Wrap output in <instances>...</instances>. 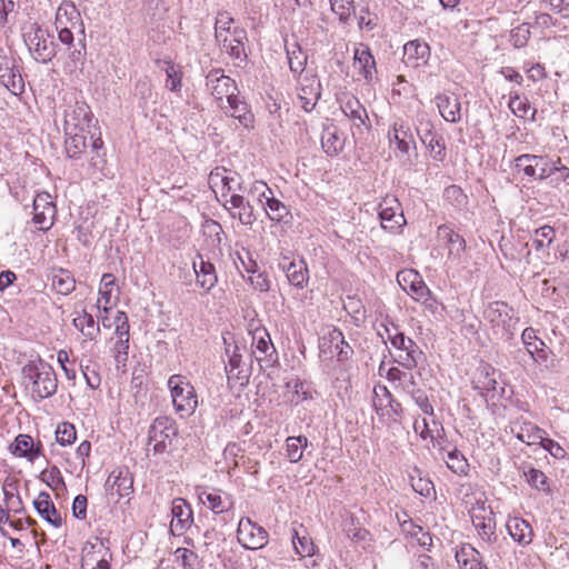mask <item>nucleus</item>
Here are the masks:
<instances>
[{
    "instance_id": "53",
    "label": "nucleus",
    "mask_w": 569,
    "mask_h": 569,
    "mask_svg": "<svg viewBox=\"0 0 569 569\" xmlns=\"http://www.w3.org/2000/svg\"><path fill=\"white\" fill-rule=\"evenodd\" d=\"M530 38V24L525 22L510 32V42L515 48H523Z\"/></svg>"
},
{
    "instance_id": "54",
    "label": "nucleus",
    "mask_w": 569,
    "mask_h": 569,
    "mask_svg": "<svg viewBox=\"0 0 569 569\" xmlns=\"http://www.w3.org/2000/svg\"><path fill=\"white\" fill-rule=\"evenodd\" d=\"M77 438L76 428L69 422H62L56 430V439L61 446L71 445Z\"/></svg>"
},
{
    "instance_id": "6",
    "label": "nucleus",
    "mask_w": 569,
    "mask_h": 569,
    "mask_svg": "<svg viewBox=\"0 0 569 569\" xmlns=\"http://www.w3.org/2000/svg\"><path fill=\"white\" fill-rule=\"evenodd\" d=\"M24 42L37 62L48 63L56 56V43L49 32L37 24L23 33Z\"/></svg>"
},
{
    "instance_id": "10",
    "label": "nucleus",
    "mask_w": 569,
    "mask_h": 569,
    "mask_svg": "<svg viewBox=\"0 0 569 569\" xmlns=\"http://www.w3.org/2000/svg\"><path fill=\"white\" fill-rule=\"evenodd\" d=\"M320 357L336 356L338 361L345 362L353 355L352 347L346 341L345 336L338 328H332L326 333L319 345Z\"/></svg>"
},
{
    "instance_id": "62",
    "label": "nucleus",
    "mask_w": 569,
    "mask_h": 569,
    "mask_svg": "<svg viewBox=\"0 0 569 569\" xmlns=\"http://www.w3.org/2000/svg\"><path fill=\"white\" fill-rule=\"evenodd\" d=\"M403 412L402 406L391 395L390 398L385 399L383 417L387 416L393 422H398Z\"/></svg>"
},
{
    "instance_id": "51",
    "label": "nucleus",
    "mask_w": 569,
    "mask_h": 569,
    "mask_svg": "<svg viewBox=\"0 0 569 569\" xmlns=\"http://www.w3.org/2000/svg\"><path fill=\"white\" fill-rule=\"evenodd\" d=\"M292 543L296 552L301 557H310L315 552V545L307 536H299V532L293 529Z\"/></svg>"
},
{
    "instance_id": "18",
    "label": "nucleus",
    "mask_w": 569,
    "mask_h": 569,
    "mask_svg": "<svg viewBox=\"0 0 569 569\" xmlns=\"http://www.w3.org/2000/svg\"><path fill=\"white\" fill-rule=\"evenodd\" d=\"M106 487L111 496L118 497L117 501H119L132 493L133 477L127 468H118L109 475Z\"/></svg>"
},
{
    "instance_id": "4",
    "label": "nucleus",
    "mask_w": 569,
    "mask_h": 569,
    "mask_svg": "<svg viewBox=\"0 0 569 569\" xmlns=\"http://www.w3.org/2000/svg\"><path fill=\"white\" fill-rule=\"evenodd\" d=\"M485 319L491 325L493 333L509 339L513 336L518 318L513 309L503 301L490 302L483 311Z\"/></svg>"
},
{
    "instance_id": "44",
    "label": "nucleus",
    "mask_w": 569,
    "mask_h": 569,
    "mask_svg": "<svg viewBox=\"0 0 569 569\" xmlns=\"http://www.w3.org/2000/svg\"><path fill=\"white\" fill-rule=\"evenodd\" d=\"M512 113L522 119L535 118L536 109H533L526 97H520L518 93L510 94L508 103Z\"/></svg>"
},
{
    "instance_id": "19",
    "label": "nucleus",
    "mask_w": 569,
    "mask_h": 569,
    "mask_svg": "<svg viewBox=\"0 0 569 569\" xmlns=\"http://www.w3.org/2000/svg\"><path fill=\"white\" fill-rule=\"evenodd\" d=\"M340 108L345 116L358 128L361 126L370 127L368 112L357 97L349 93L343 94L340 100Z\"/></svg>"
},
{
    "instance_id": "59",
    "label": "nucleus",
    "mask_w": 569,
    "mask_h": 569,
    "mask_svg": "<svg viewBox=\"0 0 569 569\" xmlns=\"http://www.w3.org/2000/svg\"><path fill=\"white\" fill-rule=\"evenodd\" d=\"M395 333L389 335V341L393 348L398 351H405L417 346V343L406 337L402 332L398 331V328L393 326Z\"/></svg>"
},
{
    "instance_id": "58",
    "label": "nucleus",
    "mask_w": 569,
    "mask_h": 569,
    "mask_svg": "<svg viewBox=\"0 0 569 569\" xmlns=\"http://www.w3.org/2000/svg\"><path fill=\"white\" fill-rule=\"evenodd\" d=\"M423 144L430 150V154L433 160L443 161L446 159V143L442 136L437 133L435 139H432V142Z\"/></svg>"
},
{
    "instance_id": "49",
    "label": "nucleus",
    "mask_w": 569,
    "mask_h": 569,
    "mask_svg": "<svg viewBox=\"0 0 569 569\" xmlns=\"http://www.w3.org/2000/svg\"><path fill=\"white\" fill-rule=\"evenodd\" d=\"M421 356V350L419 349L418 346H416L408 350L399 351L398 356L395 358V361L399 363L401 367L411 370L417 367Z\"/></svg>"
},
{
    "instance_id": "52",
    "label": "nucleus",
    "mask_w": 569,
    "mask_h": 569,
    "mask_svg": "<svg viewBox=\"0 0 569 569\" xmlns=\"http://www.w3.org/2000/svg\"><path fill=\"white\" fill-rule=\"evenodd\" d=\"M331 10L339 16V20L346 23L355 12L353 0H329Z\"/></svg>"
},
{
    "instance_id": "38",
    "label": "nucleus",
    "mask_w": 569,
    "mask_h": 569,
    "mask_svg": "<svg viewBox=\"0 0 569 569\" xmlns=\"http://www.w3.org/2000/svg\"><path fill=\"white\" fill-rule=\"evenodd\" d=\"M286 52L290 71L295 76H300L306 69L307 54L302 51L301 47L297 42L287 44Z\"/></svg>"
},
{
    "instance_id": "26",
    "label": "nucleus",
    "mask_w": 569,
    "mask_h": 569,
    "mask_svg": "<svg viewBox=\"0 0 569 569\" xmlns=\"http://www.w3.org/2000/svg\"><path fill=\"white\" fill-rule=\"evenodd\" d=\"M279 268L286 273L288 281L297 287L303 288L308 282V268L303 260H289L284 258L279 262Z\"/></svg>"
},
{
    "instance_id": "20",
    "label": "nucleus",
    "mask_w": 569,
    "mask_h": 569,
    "mask_svg": "<svg viewBox=\"0 0 569 569\" xmlns=\"http://www.w3.org/2000/svg\"><path fill=\"white\" fill-rule=\"evenodd\" d=\"M521 340L528 352V357L536 363H546L549 358V349L546 343L538 339L533 328H526L522 331Z\"/></svg>"
},
{
    "instance_id": "46",
    "label": "nucleus",
    "mask_w": 569,
    "mask_h": 569,
    "mask_svg": "<svg viewBox=\"0 0 569 569\" xmlns=\"http://www.w3.org/2000/svg\"><path fill=\"white\" fill-rule=\"evenodd\" d=\"M238 190L257 198V200L261 204L267 200V197H270V194H272V191L268 187V184L260 180H256L251 182L249 186L244 183H238Z\"/></svg>"
},
{
    "instance_id": "27",
    "label": "nucleus",
    "mask_w": 569,
    "mask_h": 569,
    "mask_svg": "<svg viewBox=\"0 0 569 569\" xmlns=\"http://www.w3.org/2000/svg\"><path fill=\"white\" fill-rule=\"evenodd\" d=\"M198 260L193 261V270L197 277L196 283L208 292L218 282L216 268L210 261H206L201 254H198Z\"/></svg>"
},
{
    "instance_id": "17",
    "label": "nucleus",
    "mask_w": 569,
    "mask_h": 569,
    "mask_svg": "<svg viewBox=\"0 0 569 569\" xmlns=\"http://www.w3.org/2000/svg\"><path fill=\"white\" fill-rule=\"evenodd\" d=\"M92 120L90 107L86 102L77 101L64 112V131L84 132Z\"/></svg>"
},
{
    "instance_id": "61",
    "label": "nucleus",
    "mask_w": 569,
    "mask_h": 569,
    "mask_svg": "<svg viewBox=\"0 0 569 569\" xmlns=\"http://www.w3.org/2000/svg\"><path fill=\"white\" fill-rule=\"evenodd\" d=\"M232 27H238L233 18L228 12H219L214 23V37L218 38V36L231 31Z\"/></svg>"
},
{
    "instance_id": "24",
    "label": "nucleus",
    "mask_w": 569,
    "mask_h": 569,
    "mask_svg": "<svg viewBox=\"0 0 569 569\" xmlns=\"http://www.w3.org/2000/svg\"><path fill=\"white\" fill-rule=\"evenodd\" d=\"M0 83L14 96H19L24 91L22 76L13 62L9 60L0 63Z\"/></svg>"
},
{
    "instance_id": "16",
    "label": "nucleus",
    "mask_w": 569,
    "mask_h": 569,
    "mask_svg": "<svg viewBox=\"0 0 569 569\" xmlns=\"http://www.w3.org/2000/svg\"><path fill=\"white\" fill-rule=\"evenodd\" d=\"M252 355L260 367H262L263 363L269 367L276 362L277 351L269 333L264 329H257L252 333Z\"/></svg>"
},
{
    "instance_id": "47",
    "label": "nucleus",
    "mask_w": 569,
    "mask_h": 569,
    "mask_svg": "<svg viewBox=\"0 0 569 569\" xmlns=\"http://www.w3.org/2000/svg\"><path fill=\"white\" fill-rule=\"evenodd\" d=\"M545 435L546 432L541 428L535 426L531 422H523V425L520 427V431L518 432L517 438L528 445H540Z\"/></svg>"
},
{
    "instance_id": "37",
    "label": "nucleus",
    "mask_w": 569,
    "mask_h": 569,
    "mask_svg": "<svg viewBox=\"0 0 569 569\" xmlns=\"http://www.w3.org/2000/svg\"><path fill=\"white\" fill-rule=\"evenodd\" d=\"M389 140L391 143L396 142L397 149L402 153H408L413 143L410 129L403 122L395 123L392 131L389 132Z\"/></svg>"
},
{
    "instance_id": "25",
    "label": "nucleus",
    "mask_w": 569,
    "mask_h": 569,
    "mask_svg": "<svg viewBox=\"0 0 569 569\" xmlns=\"http://www.w3.org/2000/svg\"><path fill=\"white\" fill-rule=\"evenodd\" d=\"M497 373V370L489 365L480 366L472 381L473 389L479 390L485 396L490 395L493 398L498 387Z\"/></svg>"
},
{
    "instance_id": "21",
    "label": "nucleus",
    "mask_w": 569,
    "mask_h": 569,
    "mask_svg": "<svg viewBox=\"0 0 569 569\" xmlns=\"http://www.w3.org/2000/svg\"><path fill=\"white\" fill-rule=\"evenodd\" d=\"M430 58V48L427 42L419 39L408 41L403 46V61L407 66L418 68L427 64Z\"/></svg>"
},
{
    "instance_id": "60",
    "label": "nucleus",
    "mask_w": 569,
    "mask_h": 569,
    "mask_svg": "<svg viewBox=\"0 0 569 569\" xmlns=\"http://www.w3.org/2000/svg\"><path fill=\"white\" fill-rule=\"evenodd\" d=\"M416 131L422 143L432 142V139H435V136L437 134L433 131L432 123L425 117L418 119Z\"/></svg>"
},
{
    "instance_id": "23",
    "label": "nucleus",
    "mask_w": 569,
    "mask_h": 569,
    "mask_svg": "<svg viewBox=\"0 0 569 569\" xmlns=\"http://www.w3.org/2000/svg\"><path fill=\"white\" fill-rule=\"evenodd\" d=\"M298 98L305 111L313 110L320 98V81L315 76H306L300 82Z\"/></svg>"
},
{
    "instance_id": "1",
    "label": "nucleus",
    "mask_w": 569,
    "mask_h": 569,
    "mask_svg": "<svg viewBox=\"0 0 569 569\" xmlns=\"http://www.w3.org/2000/svg\"><path fill=\"white\" fill-rule=\"evenodd\" d=\"M206 86L226 114L238 119L244 127L251 124L252 113L249 106L239 98L234 80L226 76L223 70H211L206 77Z\"/></svg>"
},
{
    "instance_id": "5",
    "label": "nucleus",
    "mask_w": 569,
    "mask_h": 569,
    "mask_svg": "<svg viewBox=\"0 0 569 569\" xmlns=\"http://www.w3.org/2000/svg\"><path fill=\"white\" fill-rule=\"evenodd\" d=\"M172 402L177 413L181 418L190 417L198 407L194 388L180 375H173L168 380Z\"/></svg>"
},
{
    "instance_id": "43",
    "label": "nucleus",
    "mask_w": 569,
    "mask_h": 569,
    "mask_svg": "<svg viewBox=\"0 0 569 569\" xmlns=\"http://www.w3.org/2000/svg\"><path fill=\"white\" fill-rule=\"evenodd\" d=\"M268 218L271 221L281 222L290 214L289 209L284 203L273 197H267V200L262 203Z\"/></svg>"
},
{
    "instance_id": "48",
    "label": "nucleus",
    "mask_w": 569,
    "mask_h": 569,
    "mask_svg": "<svg viewBox=\"0 0 569 569\" xmlns=\"http://www.w3.org/2000/svg\"><path fill=\"white\" fill-rule=\"evenodd\" d=\"M555 229L548 224L535 230L532 244L537 251L548 248L555 238Z\"/></svg>"
},
{
    "instance_id": "12",
    "label": "nucleus",
    "mask_w": 569,
    "mask_h": 569,
    "mask_svg": "<svg viewBox=\"0 0 569 569\" xmlns=\"http://www.w3.org/2000/svg\"><path fill=\"white\" fill-rule=\"evenodd\" d=\"M57 214L52 197L48 192H40L33 199V223L39 230L48 231Z\"/></svg>"
},
{
    "instance_id": "33",
    "label": "nucleus",
    "mask_w": 569,
    "mask_h": 569,
    "mask_svg": "<svg viewBox=\"0 0 569 569\" xmlns=\"http://www.w3.org/2000/svg\"><path fill=\"white\" fill-rule=\"evenodd\" d=\"M198 496L199 500L214 513L226 512L232 506L231 500L217 489L201 490Z\"/></svg>"
},
{
    "instance_id": "56",
    "label": "nucleus",
    "mask_w": 569,
    "mask_h": 569,
    "mask_svg": "<svg viewBox=\"0 0 569 569\" xmlns=\"http://www.w3.org/2000/svg\"><path fill=\"white\" fill-rule=\"evenodd\" d=\"M390 396H391V392L388 390V388L386 386H383V385L375 386L372 405H373L376 413L380 418L383 417L385 399L390 398Z\"/></svg>"
},
{
    "instance_id": "3",
    "label": "nucleus",
    "mask_w": 569,
    "mask_h": 569,
    "mask_svg": "<svg viewBox=\"0 0 569 569\" xmlns=\"http://www.w3.org/2000/svg\"><path fill=\"white\" fill-rule=\"evenodd\" d=\"M22 383L31 391L34 400H43L57 392L58 380L54 370L41 358L30 360L22 369Z\"/></svg>"
},
{
    "instance_id": "55",
    "label": "nucleus",
    "mask_w": 569,
    "mask_h": 569,
    "mask_svg": "<svg viewBox=\"0 0 569 569\" xmlns=\"http://www.w3.org/2000/svg\"><path fill=\"white\" fill-rule=\"evenodd\" d=\"M443 198L457 208L467 203V196L463 190L456 184L449 186L445 189Z\"/></svg>"
},
{
    "instance_id": "39",
    "label": "nucleus",
    "mask_w": 569,
    "mask_h": 569,
    "mask_svg": "<svg viewBox=\"0 0 569 569\" xmlns=\"http://www.w3.org/2000/svg\"><path fill=\"white\" fill-rule=\"evenodd\" d=\"M447 467L458 476H467L469 471V462L467 458L457 448L448 450L446 455H442Z\"/></svg>"
},
{
    "instance_id": "57",
    "label": "nucleus",
    "mask_w": 569,
    "mask_h": 569,
    "mask_svg": "<svg viewBox=\"0 0 569 569\" xmlns=\"http://www.w3.org/2000/svg\"><path fill=\"white\" fill-rule=\"evenodd\" d=\"M410 479H411L412 489L420 496L427 498V497H430L431 493L435 492V486H433L432 481L427 478L421 477L420 473L417 477L411 476Z\"/></svg>"
},
{
    "instance_id": "28",
    "label": "nucleus",
    "mask_w": 569,
    "mask_h": 569,
    "mask_svg": "<svg viewBox=\"0 0 569 569\" xmlns=\"http://www.w3.org/2000/svg\"><path fill=\"white\" fill-rule=\"evenodd\" d=\"M33 506L39 516L51 526L54 528H60L62 526L61 516L59 515L48 492L41 491L34 499Z\"/></svg>"
},
{
    "instance_id": "9",
    "label": "nucleus",
    "mask_w": 569,
    "mask_h": 569,
    "mask_svg": "<svg viewBox=\"0 0 569 569\" xmlns=\"http://www.w3.org/2000/svg\"><path fill=\"white\" fill-rule=\"evenodd\" d=\"M178 435L176 422L168 417H158L149 427L148 443H153V452L162 453Z\"/></svg>"
},
{
    "instance_id": "11",
    "label": "nucleus",
    "mask_w": 569,
    "mask_h": 569,
    "mask_svg": "<svg viewBox=\"0 0 569 569\" xmlns=\"http://www.w3.org/2000/svg\"><path fill=\"white\" fill-rule=\"evenodd\" d=\"M267 530L253 522L249 518H242L237 529V539L239 543L249 550L263 548L268 543Z\"/></svg>"
},
{
    "instance_id": "14",
    "label": "nucleus",
    "mask_w": 569,
    "mask_h": 569,
    "mask_svg": "<svg viewBox=\"0 0 569 569\" xmlns=\"http://www.w3.org/2000/svg\"><path fill=\"white\" fill-rule=\"evenodd\" d=\"M470 517L483 541L491 542L496 540V521L490 508L486 507L485 503H477L471 508Z\"/></svg>"
},
{
    "instance_id": "30",
    "label": "nucleus",
    "mask_w": 569,
    "mask_h": 569,
    "mask_svg": "<svg viewBox=\"0 0 569 569\" xmlns=\"http://www.w3.org/2000/svg\"><path fill=\"white\" fill-rule=\"evenodd\" d=\"M438 238L446 241L448 246V257L450 259H460L466 250V240L449 226L441 224L437 230Z\"/></svg>"
},
{
    "instance_id": "31",
    "label": "nucleus",
    "mask_w": 569,
    "mask_h": 569,
    "mask_svg": "<svg viewBox=\"0 0 569 569\" xmlns=\"http://www.w3.org/2000/svg\"><path fill=\"white\" fill-rule=\"evenodd\" d=\"M437 107L441 117L448 122H458L461 119V103L457 96L441 93L436 97Z\"/></svg>"
},
{
    "instance_id": "50",
    "label": "nucleus",
    "mask_w": 569,
    "mask_h": 569,
    "mask_svg": "<svg viewBox=\"0 0 569 569\" xmlns=\"http://www.w3.org/2000/svg\"><path fill=\"white\" fill-rule=\"evenodd\" d=\"M116 284V278L111 273H104L100 281L99 287V299L97 301V308H100V303H111L112 290Z\"/></svg>"
},
{
    "instance_id": "32",
    "label": "nucleus",
    "mask_w": 569,
    "mask_h": 569,
    "mask_svg": "<svg viewBox=\"0 0 569 569\" xmlns=\"http://www.w3.org/2000/svg\"><path fill=\"white\" fill-rule=\"evenodd\" d=\"M507 530L510 537L521 546L531 543L533 530L528 521L522 518L513 517L507 521Z\"/></svg>"
},
{
    "instance_id": "41",
    "label": "nucleus",
    "mask_w": 569,
    "mask_h": 569,
    "mask_svg": "<svg viewBox=\"0 0 569 569\" xmlns=\"http://www.w3.org/2000/svg\"><path fill=\"white\" fill-rule=\"evenodd\" d=\"M52 288L60 295H69L76 288V280L70 271L59 269L52 274Z\"/></svg>"
},
{
    "instance_id": "29",
    "label": "nucleus",
    "mask_w": 569,
    "mask_h": 569,
    "mask_svg": "<svg viewBox=\"0 0 569 569\" xmlns=\"http://www.w3.org/2000/svg\"><path fill=\"white\" fill-rule=\"evenodd\" d=\"M223 206L228 210L238 209V213H232V217L238 218L244 226H252L256 221L253 208L249 201L244 200L242 194L232 193L230 198L224 201Z\"/></svg>"
},
{
    "instance_id": "40",
    "label": "nucleus",
    "mask_w": 569,
    "mask_h": 569,
    "mask_svg": "<svg viewBox=\"0 0 569 569\" xmlns=\"http://www.w3.org/2000/svg\"><path fill=\"white\" fill-rule=\"evenodd\" d=\"M72 325L78 330H80L86 338L90 340L96 339L97 336L100 333V328L98 325H96L92 315L88 313L86 310L78 313V316L73 318Z\"/></svg>"
},
{
    "instance_id": "34",
    "label": "nucleus",
    "mask_w": 569,
    "mask_h": 569,
    "mask_svg": "<svg viewBox=\"0 0 569 569\" xmlns=\"http://www.w3.org/2000/svg\"><path fill=\"white\" fill-rule=\"evenodd\" d=\"M321 146L323 151L330 157H335L343 150L345 138L340 136L336 126H329L323 129Z\"/></svg>"
},
{
    "instance_id": "2",
    "label": "nucleus",
    "mask_w": 569,
    "mask_h": 569,
    "mask_svg": "<svg viewBox=\"0 0 569 569\" xmlns=\"http://www.w3.org/2000/svg\"><path fill=\"white\" fill-rule=\"evenodd\" d=\"M515 167L533 179L546 180L550 178L553 187L561 183L569 184V167L562 163L561 158L523 153L515 159Z\"/></svg>"
},
{
    "instance_id": "42",
    "label": "nucleus",
    "mask_w": 569,
    "mask_h": 569,
    "mask_svg": "<svg viewBox=\"0 0 569 569\" xmlns=\"http://www.w3.org/2000/svg\"><path fill=\"white\" fill-rule=\"evenodd\" d=\"M478 556L479 552L470 545L462 546L456 552V559L461 569H482V565L477 558Z\"/></svg>"
},
{
    "instance_id": "13",
    "label": "nucleus",
    "mask_w": 569,
    "mask_h": 569,
    "mask_svg": "<svg viewBox=\"0 0 569 569\" xmlns=\"http://www.w3.org/2000/svg\"><path fill=\"white\" fill-rule=\"evenodd\" d=\"M109 548L104 546L103 541L94 538L89 541L82 550L81 568L82 569H110L108 559Z\"/></svg>"
},
{
    "instance_id": "8",
    "label": "nucleus",
    "mask_w": 569,
    "mask_h": 569,
    "mask_svg": "<svg viewBox=\"0 0 569 569\" xmlns=\"http://www.w3.org/2000/svg\"><path fill=\"white\" fill-rule=\"evenodd\" d=\"M378 214L382 229L387 231L398 232L407 224L402 206L393 196L381 199L378 203Z\"/></svg>"
},
{
    "instance_id": "36",
    "label": "nucleus",
    "mask_w": 569,
    "mask_h": 569,
    "mask_svg": "<svg viewBox=\"0 0 569 569\" xmlns=\"http://www.w3.org/2000/svg\"><path fill=\"white\" fill-rule=\"evenodd\" d=\"M64 150L70 159H79L87 148L84 132L64 131Z\"/></svg>"
},
{
    "instance_id": "63",
    "label": "nucleus",
    "mask_w": 569,
    "mask_h": 569,
    "mask_svg": "<svg viewBox=\"0 0 569 569\" xmlns=\"http://www.w3.org/2000/svg\"><path fill=\"white\" fill-rule=\"evenodd\" d=\"M91 140H92L91 144H90L91 153H94V154L91 156V158H90V164L93 168H100V166L104 162V159H103L104 153H100V151L103 148V141H102L100 134L98 137H94L93 133L91 134Z\"/></svg>"
},
{
    "instance_id": "45",
    "label": "nucleus",
    "mask_w": 569,
    "mask_h": 569,
    "mask_svg": "<svg viewBox=\"0 0 569 569\" xmlns=\"http://www.w3.org/2000/svg\"><path fill=\"white\" fill-rule=\"evenodd\" d=\"M308 447V439L305 436L288 437L286 440L287 458L290 462L297 463L303 457V449Z\"/></svg>"
},
{
    "instance_id": "64",
    "label": "nucleus",
    "mask_w": 569,
    "mask_h": 569,
    "mask_svg": "<svg viewBox=\"0 0 569 569\" xmlns=\"http://www.w3.org/2000/svg\"><path fill=\"white\" fill-rule=\"evenodd\" d=\"M409 392H410L412 399L415 400L416 405L422 410V412L425 415H429V416L433 415V407L431 406L427 395L422 390L413 389Z\"/></svg>"
},
{
    "instance_id": "22",
    "label": "nucleus",
    "mask_w": 569,
    "mask_h": 569,
    "mask_svg": "<svg viewBox=\"0 0 569 569\" xmlns=\"http://www.w3.org/2000/svg\"><path fill=\"white\" fill-rule=\"evenodd\" d=\"M353 67L366 79L367 82H371L373 80L377 72L376 60L371 54L368 46L361 43L355 49Z\"/></svg>"
},
{
    "instance_id": "15",
    "label": "nucleus",
    "mask_w": 569,
    "mask_h": 569,
    "mask_svg": "<svg viewBox=\"0 0 569 569\" xmlns=\"http://www.w3.org/2000/svg\"><path fill=\"white\" fill-rule=\"evenodd\" d=\"M172 519L170 531L173 536H182L193 523V512L191 506L183 498H176L171 506Z\"/></svg>"
},
{
    "instance_id": "7",
    "label": "nucleus",
    "mask_w": 569,
    "mask_h": 569,
    "mask_svg": "<svg viewBox=\"0 0 569 569\" xmlns=\"http://www.w3.org/2000/svg\"><path fill=\"white\" fill-rule=\"evenodd\" d=\"M221 51L227 53L236 67H241L247 62L248 54L246 51V43L248 36L244 28L232 27L231 31H227L222 36L216 38Z\"/></svg>"
},
{
    "instance_id": "35",
    "label": "nucleus",
    "mask_w": 569,
    "mask_h": 569,
    "mask_svg": "<svg viewBox=\"0 0 569 569\" xmlns=\"http://www.w3.org/2000/svg\"><path fill=\"white\" fill-rule=\"evenodd\" d=\"M12 453L21 458H27L29 461H34L41 455V446H34L31 436L19 435L12 446Z\"/></svg>"
}]
</instances>
